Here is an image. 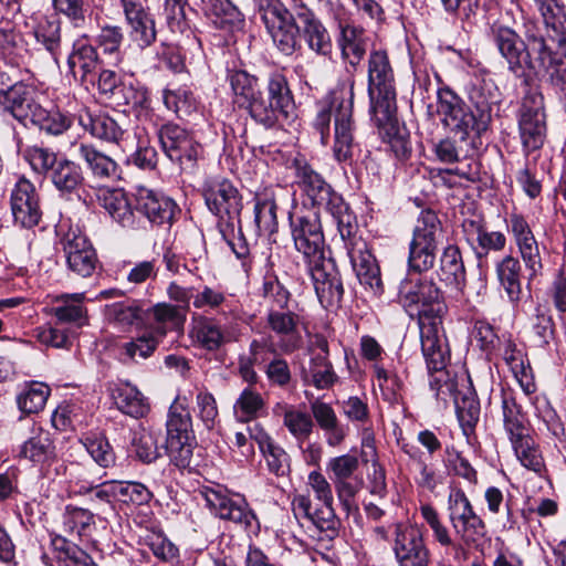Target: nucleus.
<instances>
[{"mask_svg": "<svg viewBox=\"0 0 566 566\" xmlns=\"http://www.w3.org/2000/svg\"><path fill=\"white\" fill-rule=\"evenodd\" d=\"M163 101L167 109L174 112L178 117L188 116L196 108L192 93L185 87L164 90Z\"/></svg>", "mask_w": 566, "mask_h": 566, "instance_id": "obj_60", "label": "nucleus"}, {"mask_svg": "<svg viewBox=\"0 0 566 566\" xmlns=\"http://www.w3.org/2000/svg\"><path fill=\"white\" fill-rule=\"evenodd\" d=\"M421 350L430 374L429 386L438 400L448 401L455 392L457 380L447 369L450 352L442 322L420 324Z\"/></svg>", "mask_w": 566, "mask_h": 566, "instance_id": "obj_6", "label": "nucleus"}, {"mask_svg": "<svg viewBox=\"0 0 566 566\" xmlns=\"http://www.w3.org/2000/svg\"><path fill=\"white\" fill-rule=\"evenodd\" d=\"M315 293L321 305L326 308H337L344 295L340 274L332 259L323 258L307 264Z\"/></svg>", "mask_w": 566, "mask_h": 566, "instance_id": "obj_22", "label": "nucleus"}, {"mask_svg": "<svg viewBox=\"0 0 566 566\" xmlns=\"http://www.w3.org/2000/svg\"><path fill=\"white\" fill-rule=\"evenodd\" d=\"M295 17L298 20L300 35H303L308 48L317 54L328 55L332 52V40L315 13L302 3L295 6Z\"/></svg>", "mask_w": 566, "mask_h": 566, "instance_id": "obj_30", "label": "nucleus"}, {"mask_svg": "<svg viewBox=\"0 0 566 566\" xmlns=\"http://www.w3.org/2000/svg\"><path fill=\"white\" fill-rule=\"evenodd\" d=\"M61 469H63L70 494L84 495L95 484L94 481L88 480L86 469L77 462L62 463Z\"/></svg>", "mask_w": 566, "mask_h": 566, "instance_id": "obj_63", "label": "nucleus"}, {"mask_svg": "<svg viewBox=\"0 0 566 566\" xmlns=\"http://www.w3.org/2000/svg\"><path fill=\"white\" fill-rule=\"evenodd\" d=\"M291 233L295 249L303 254L306 264L317 262L324 255V235L316 213L291 214Z\"/></svg>", "mask_w": 566, "mask_h": 566, "instance_id": "obj_20", "label": "nucleus"}, {"mask_svg": "<svg viewBox=\"0 0 566 566\" xmlns=\"http://www.w3.org/2000/svg\"><path fill=\"white\" fill-rule=\"evenodd\" d=\"M292 511L297 520H305L321 532H325L329 538L337 535L340 522L336 516L333 503H322L313 507L308 495L297 494L292 501Z\"/></svg>", "mask_w": 566, "mask_h": 566, "instance_id": "obj_27", "label": "nucleus"}, {"mask_svg": "<svg viewBox=\"0 0 566 566\" xmlns=\"http://www.w3.org/2000/svg\"><path fill=\"white\" fill-rule=\"evenodd\" d=\"M17 457L34 467L43 478L60 475L62 462L50 431L32 423L30 437L19 448Z\"/></svg>", "mask_w": 566, "mask_h": 566, "instance_id": "obj_15", "label": "nucleus"}, {"mask_svg": "<svg viewBox=\"0 0 566 566\" xmlns=\"http://www.w3.org/2000/svg\"><path fill=\"white\" fill-rule=\"evenodd\" d=\"M521 270L520 261L512 255L504 256L495 266L500 286L504 290L510 303L514 306L523 298Z\"/></svg>", "mask_w": 566, "mask_h": 566, "instance_id": "obj_38", "label": "nucleus"}, {"mask_svg": "<svg viewBox=\"0 0 566 566\" xmlns=\"http://www.w3.org/2000/svg\"><path fill=\"white\" fill-rule=\"evenodd\" d=\"M80 125L93 137L116 144L123 151L134 149V138L113 117L104 113L92 114L86 112L78 117Z\"/></svg>", "mask_w": 566, "mask_h": 566, "instance_id": "obj_25", "label": "nucleus"}, {"mask_svg": "<svg viewBox=\"0 0 566 566\" xmlns=\"http://www.w3.org/2000/svg\"><path fill=\"white\" fill-rule=\"evenodd\" d=\"M33 34L38 43L52 55L55 63H59L62 44V22L51 14L42 15L33 28Z\"/></svg>", "mask_w": 566, "mask_h": 566, "instance_id": "obj_42", "label": "nucleus"}, {"mask_svg": "<svg viewBox=\"0 0 566 566\" xmlns=\"http://www.w3.org/2000/svg\"><path fill=\"white\" fill-rule=\"evenodd\" d=\"M130 38L140 49L150 46L157 38L156 23L147 7V0L122 3Z\"/></svg>", "mask_w": 566, "mask_h": 566, "instance_id": "obj_28", "label": "nucleus"}, {"mask_svg": "<svg viewBox=\"0 0 566 566\" xmlns=\"http://www.w3.org/2000/svg\"><path fill=\"white\" fill-rule=\"evenodd\" d=\"M266 327L277 336V348L292 354L303 346L302 329L305 327L304 310L297 304L283 308H268Z\"/></svg>", "mask_w": 566, "mask_h": 566, "instance_id": "obj_17", "label": "nucleus"}, {"mask_svg": "<svg viewBox=\"0 0 566 566\" xmlns=\"http://www.w3.org/2000/svg\"><path fill=\"white\" fill-rule=\"evenodd\" d=\"M354 74L347 70V75L332 92V107L336 108L334 124L333 153L337 161H347L353 156L355 123L354 107Z\"/></svg>", "mask_w": 566, "mask_h": 566, "instance_id": "obj_11", "label": "nucleus"}, {"mask_svg": "<svg viewBox=\"0 0 566 566\" xmlns=\"http://www.w3.org/2000/svg\"><path fill=\"white\" fill-rule=\"evenodd\" d=\"M132 447L136 458L144 463H151L160 455L156 434L145 429L134 432Z\"/></svg>", "mask_w": 566, "mask_h": 566, "instance_id": "obj_62", "label": "nucleus"}, {"mask_svg": "<svg viewBox=\"0 0 566 566\" xmlns=\"http://www.w3.org/2000/svg\"><path fill=\"white\" fill-rule=\"evenodd\" d=\"M523 36L506 25L493 24L491 28L492 42L512 73H543L554 86L564 90L566 51H553V42L548 40L547 33H543V28L535 18L524 19Z\"/></svg>", "mask_w": 566, "mask_h": 566, "instance_id": "obj_2", "label": "nucleus"}, {"mask_svg": "<svg viewBox=\"0 0 566 566\" xmlns=\"http://www.w3.org/2000/svg\"><path fill=\"white\" fill-rule=\"evenodd\" d=\"M30 124L48 134L61 135L71 127L72 118L60 111H48L41 106Z\"/></svg>", "mask_w": 566, "mask_h": 566, "instance_id": "obj_57", "label": "nucleus"}, {"mask_svg": "<svg viewBox=\"0 0 566 566\" xmlns=\"http://www.w3.org/2000/svg\"><path fill=\"white\" fill-rule=\"evenodd\" d=\"M50 396V388L43 382L33 381L17 397L19 409L24 413H36L41 411Z\"/></svg>", "mask_w": 566, "mask_h": 566, "instance_id": "obj_54", "label": "nucleus"}, {"mask_svg": "<svg viewBox=\"0 0 566 566\" xmlns=\"http://www.w3.org/2000/svg\"><path fill=\"white\" fill-rule=\"evenodd\" d=\"M115 500L125 504L143 505L151 500V492L139 482H112Z\"/></svg>", "mask_w": 566, "mask_h": 566, "instance_id": "obj_61", "label": "nucleus"}, {"mask_svg": "<svg viewBox=\"0 0 566 566\" xmlns=\"http://www.w3.org/2000/svg\"><path fill=\"white\" fill-rule=\"evenodd\" d=\"M511 444L520 463L527 470L542 475L545 471V462L538 444L533 437L531 434L526 436L525 438L511 442Z\"/></svg>", "mask_w": 566, "mask_h": 566, "instance_id": "obj_51", "label": "nucleus"}, {"mask_svg": "<svg viewBox=\"0 0 566 566\" xmlns=\"http://www.w3.org/2000/svg\"><path fill=\"white\" fill-rule=\"evenodd\" d=\"M444 467L449 474L458 475L473 485L478 483L475 469L470 464L469 460L454 448L446 449Z\"/></svg>", "mask_w": 566, "mask_h": 566, "instance_id": "obj_64", "label": "nucleus"}, {"mask_svg": "<svg viewBox=\"0 0 566 566\" xmlns=\"http://www.w3.org/2000/svg\"><path fill=\"white\" fill-rule=\"evenodd\" d=\"M191 325L192 338L209 352H216L234 339L232 332L214 317L196 314Z\"/></svg>", "mask_w": 566, "mask_h": 566, "instance_id": "obj_32", "label": "nucleus"}, {"mask_svg": "<svg viewBox=\"0 0 566 566\" xmlns=\"http://www.w3.org/2000/svg\"><path fill=\"white\" fill-rule=\"evenodd\" d=\"M539 12L548 40L566 51V12L559 0H533Z\"/></svg>", "mask_w": 566, "mask_h": 566, "instance_id": "obj_33", "label": "nucleus"}, {"mask_svg": "<svg viewBox=\"0 0 566 566\" xmlns=\"http://www.w3.org/2000/svg\"><path fill=\"white\" fill-rule=\"evenodd\" d=\"M442 237V223L437 213L431 210L422 211L409 247V268L418 273L431 269Z\"/></svg>", "mask_w": 566, "mask_h": 566, "instance_id": "obj_13", "label": "nucleus"}, {"mask_svg": "<svg viewBox=\"0 0 566 566\" xmlns=\"http://www.w3.org/2000/svg\"><path fill=\"white\" fill-rule=\"evenodd\" d=\"M10 208L15 226L32 229L42 219L40 195L34 185L24 177L13 186L10 193Z\"/></svg>", "mask_w": 566, "mask_h": 566, "instance_id": "obj_23", "label": "nucleus"}, {"mask_svg": "<svg viewBox=\"0 0 566 566\" xmlns=\"http://www.w3.org/2000/svg\"><path fill=\"white\" fill-rule=\"evenodd\" d=\"M146 308L148 310V322L153 319L149 332L160 340L167 335L168 331L181 328L186 321V315L180 308L169 303L163 302L153 306L146 303Z\"/></svg>", "mask_w": 566, "mask_h": 566, "instance_id": "obj_37", "label": "nucleus"}, {"mask_svg": "<svg viewBox=\"0 0 566 566\" xmlns=\"http://www.w3.org/2000/svg\"><path fill=\"white\" fill-rule=\"evenodd\" d=\"M49 178L61 193H73L84 182L80 165L65 158L60 159Z\"/></svg>", "mask_w": 566, "mask_h": 566, "instance_id": "obj_48", "label": "nucleus"}, {"mask_svg": "<svg viewBox=\"0 0 566 566\" xmlns=\"http://www.w3.org/2000/svg\"><path fill=\"white\" fill-rule=\"evenodd\" d=\"M82 443L92 459L102 468H109L115 463V453L108 440L98 434L85 436Z\"/></svg>", "mask_w": 566, "mask_h": 566, "instance_id": "obj_59", "label": "nucleus"}, {"mask_svg": "<svg viewBox=\"0 0 566 566\" xmlns=\"http://www.w3.org/2000/svg\"><path fill=\"white\" fill-rule=\"evenodd\" d=\"M297 176L306 198L317 209L327 211L337 226L343 240H348V255L352 266L360 284L374 294L384 292L380 269L368 243L361 238H354L357 222L356 216L325 179L308 165L298 167Z\"/></svg>", "mask_w": 566, "mask_h": 566, "instance_id": "obj_1", "label": "nucleus"}, {"mask_svg": "<svg viewBox=\"0 0 566 566\" xmlns=\"http://www.w3.org/2000/svg\"><path fill=\"white\" fill-rule=\"evenodd\" d=\"M399 303L418 315L419 325L443 322L448 306L442 291L427 277L412 274L405 277L398 287Z\"/></svg>", "mask_w": 566, "mask_h": 566, "instance_id": "obj_8", "label": "nucleus"}, {"mask_svg": "<svg viewBox=\"0 0 566 566\" xmlns=\"http://www.w3.org/2000/svg\"><path fill=\"white\" fill-rule=\"evenodd\" d=\"M78 158L86 165L93 177L108 179L116 175L117 164L94 145L80 143L75 145Z\"/></svg>", "mask_w": 566, "mask_h": 566, "instance_id": "obj_41", "label": "nucleus"}, {"mask_svg": "<svg viewBox=\"0 0 566 566\" xmlns=\"http://www.w3.org/2000/svg\"><path fill=\"white\" fill-rule=\"evenodd\" d=\"M188 402L187 397L177 396L169 408L166 422V452L179 469L190 468L196 446Z\"/></svg>", "mask_w": 566, "mask_h": 566, "instance_id": "obj_10", "label": "nucleus"}, {"mask_svg": "<svg viewBox=\"0 0 566 566\" xmlns=\"http://www.w3.org/2000/svg\"><path fill=\"white\" fill-rule=\"evenodd\" d=\"M160 339L149 331L119 346L120 360L125 364L147 359L158 347Z\"/></svg>", "mask_w": 566, "mask_h": 566, "instance_id": "obj_49", "label": "nucleus"}, {"mask_svg": "<svg viewBox=\"0 0 566 566\" xmlns=\"http://www.w3.org/2000/svg\"><path fill=\"white\" fill-rule=\"evenodd\" d=\"M227 81L233 102L264 128H282L296 119L294 97L282 73L274 72L269 76L266 95L261 91L259 78L244 70H230Z\"/></svg>", "mask_w": 566, "mask_h": 566, "instance_id": "obj_3", "label": "nucleus"}, {"mask_svg": "<svg viewBox=\"0 0 566 566\" xmlns=\"http://www.w3.org/2000/svg\"><path fill=\"white\" fill-rule=\"evenodd\" d=\"M370 114L377 126L390 123L396 112L395 74L385 50H371L367 62Z\"/></svg>", "mask_w": 566, "mask_h": 566, "instance_id": "obj_7", "label": "nucleus"}, {"mask_svg": "<svg viewBox=\"0 0 566 566\" xmlns=\"http://www.w3.org/2000/svg\"><path fill=\"white\" fill-rule=\"evenodd\" d=\"M253 438L265 459L268 470L277 478L287 476L291 472V459L287 452L262 430Z\"/></svg>", "mask_w": 566, "mask_h": 566, "instance_id": "obj_39", "label": "nucleus"}, {"mask_svg": "<svg viewBox=\"0 0 566 566\" xmlns=\"http://www.w3.org/2000/svg\"><path fill=\"white\" fill-rule=\"evenodd\" d=\"M23 158L30 164L31 168L41 175L50 177V174L59 165L56 154L50 148L40 146H30L23 150Z\"/></svg>", "mask_w": 566, "mask_h": 566, "instance_id": "obj_58", "label": "nucleus"}, {"mask_svg": "<svg viewBox=\"0 0 566 566\" xmlns=\"http://www.w3.org/2000/svg\"><path fill=\"white\" fill-rule=\"evenodd\" d=\"M440 280L447 285L462 291L465 284V269L460 250L454 245H448L440 260Z\"/></svg>", "mask_w": 566, "mask_h": 566, "instance_id": "obj_45", "label": "nucleus"}, {"mask_svg": "<svg viewBox=\"0 0 566 566\" xmlns=\"http://www.w3.org/2000/svg\"><path fill=\"white\" fill-rule=\"evenodd\" d=\"M42 559L48 566H97L90 555L62 536L51 539L50 552Z\"/></svg>", "mask_w": 566, "mask_h": 566, "instance_id": "obj_35", "label": "nucleus"}, {"mask_svg": "<svg viewBox=\"0 0 566 566\" xmlns=\"http://www.w3.org/2000/svg\"><path fill=\"white\" fill-rule=\"evenodd\" d=\"M63 303L53 307L55 317L62 323H75L82 326L86 319V310L83 305L84 294H66L61 296Z\"/></svg>", "mask_w": 566, "mask_h": 566, "instance_id": "obj_55", "label": "nucleus"}, {"mask_svg": "<svg viewBox=\"0 0 566 566\" xmlns=\"http://www.w3.org/2000/svg\"><path fill=\"white\" fill-rule=\"evenodd\" d=\"M135 209L122 189H99L97 199L112 220L124 229L135 230L142 227L139 212L155 224L171 223L177 206L175 201L160 192L146 187H138L134 195Z\"/></svg>", "mask_w": 566, "mask_h": 566, "instance_id": "obj_5", "label": "nucleus"}, {"mask_svg": "<svg viewBox=\"0 0 566 566\" xmlns=\"http://www.w3.org/2000/svg\"><path fill=\"white\" fill-rule=\"evenodd\" d=\"M502 415L504 431L510 442L531 434L528 419L512 394L505 392L502 396Z\"/></svg>", "mask_w": 566, "mask_h": 566, "instance_id": "obj_40", "label": "nucleus"}, {"mask_svg": "<svg viewBox=\"0 0 566 566\" xmlns=\"http://www.w3.org/2000/svg\"><path fill=\"white\" fill-rule=\"evenodd\" d=\"M200 494L209 510L220 520L233 523L243 530H259L258 517L243 496L231 494L219 484L203 486Z\"/></svg>", "mask_w": 566, "mask_h": 566, "instance_id": "obj_14", "label": "nucleus"}, {"mask_svg": "<svg viewBox=\"0 0 566 566\" xmlns=\"http://www.w3.org/2000/svg\"><path fill=\"white\" fill-rule=\"evenodd\" d=\"M94 516L90 509L67 505L63 514V530L69 536L81 539L90 534Z\"/></svg>", "mask_w": 566, "mask_h": 566, "instance_id": "obj_50", "label": "nucleus"}, {"mask_svg": "<svg viewBox=\"0 0 566 566\" xmlns=\"http://www.w3.org/2000/svg\"><path fill=\"white\" fill-rule=\"evenodd\" d=\"M205 202L216 217L222 237L230 245L229 235L241 229L242 198L233 184L226 178H209L202 185Z\"/></svg>", "mask_w": 566, "mask_h": 566, "instance_id": "obj_9", "label": "nucleus"}, {"mask_svg": "<svg viewBox=\"0 0 566 566\" xmlns=\"http://www.w3.org/2000/svg\"><path fill=\"white\" fill-rule=\"evenodd\" d=\"M203 13L221 30L234 31L243 25L244 18L230 0H200Z\"/></svg>", "mask_w": 566, "mask_h": 566, "instance_id": "obj_36", "label": "nucleus"}, {"mask_svg": "<svg viewBox=\"0 0 566 566\" xmlns=\"http://www.w3.org/2000/svg\"><path fill=\"white\" fill-rule=\"evenodd\" d=\"M470 106L450 87L444 86L437 93V113L441 124L460 142L472 136L481 137L492 122L493 108L500 102L496 86L483 78H475L467 86Z\"/></svg>", "mask_w": 566, "mask_h": 566, "instance_id": "obj_4", "label": "nucleus"}, {"mask_svg": "<svg viewBox=\"0 0 566 566\" xmlns=\"http://www.w3.org/2000/svg\"><path fill=\"white\" fill-rule=\"evenodd\" d=\"M69 269L82 277H88L96 269L97 256L88 239L76 231H69L62 240Z\"/></svg>", "mask_w": 566, "mask_h": 566, "instance_id": "obj_26", "label": "nucleus"}, {"mask_svg": "<svg viewBox=\"0 0 566 566\" xmlns=\"http://www.w3.org/2000/svg\"><path fill=\"white\" fill-rule=\"evenodd\" d=\"M265 413V401L255 390L245 388L234 403L235 418L249 422Z\"/></svg>", "mask_w": 566, "mask_h": 566, "instance_id": "obj_53", "label": "nucleus"}, {"mask_svg": "<svg viewBox=\"0 0 566 566\" xmlns=\"http://www.w3.org/2000/svg\"><path fill=\"white\" fill-rule=\"evenodd\" d=\"M112 396L117 409L129 417L143 418L149 411L145 396L129 382L119 384Z\"/></svg>", "mask_w": 566, "mask_h": 566, "instance_id": "obj_43", "label": "nucleus"}, {"mask_svg": "<svg viewBox=\"0 0 566 566\" xmlns=\"http://www.w3.org/2000/svg\"><path fill=\"white\" fill-rule=\"evenodd\" d=\"M518 132L526 155L543 147L546 139L544 97L539 92H528L523 98L518 118Z\"/></svg>", "mask_w": 566, "mask_h": 566, "instance_id": "obj_18", "label": "nucleus"}, {"mask_svg": "<svg viewBox=\"0 0 566 566\" xmlns=\"http://www.w3.org/2000/svg\"><path fill=\"white\" fill-rule=\"evenodd\" d=\"M303 379L306 384L317 389H328L337 380L329 358L312 356L308 369L304 371Z\"/></svg>", "mask_w": 566, "mask_h": 566, "instance_id": "obj_52", "label": "nucleus"}, {"mask_svg": "<svg viewBox=\"0 0 566 566\" xmlns=\"http://www.w3.org/2000/svg\"><path fill=\"white\" fill-rule=\"evenodd\" d=\"M107 319L120 328L143 327L148 324V310L145 301L125 300L106 305Z\"/></svg>", "mask_w": 566, "mask_h": 566, "instance_id": "obj_34", "label": "nucleus"}, {"mask_svg": "<svg viewBox=\"0 0 566 566\" xmlns=\"http://www.w3.org/2000/svg\"><path fill=\"white\" fill-rule=\"evenodd\" d=\"M259 12L273 44L282 54L290 56L301 48L295 7L291 11L280 0H261Z\"/></svg>", "mask_w": 566, "mask_h": 566, "instance_id": "obj_12", "label": "nucleus"}, {"mask_svg": "<svg viewBox=\"0 0 566 566\" xmlns=\"http://www.w3.org/2000/svg\"><path fill=\"white\" fill-rule=\"evenodd\" d=\"M158 139L167 157L182 169L192 168L200 151V145L177 124H165L158 129Z\"/></svg>", "mask_w": 566, "mask_h": 566, "instance_id": "obj_21", "label": "nucleus"}, {"mask_svg": "<svg viewBox=\"0 0 566 566\" xmlns=\"http://www.w3.org/2000/svg\"><path fill=\"white\" fill-rule=\"evenodd\" d=\"M448 517L454 533L470 546L482 541L486 533V524L474 511L469 497L462 489H452L448 496Z\"/></svg>", "mask_w": 566, "mask_h": 566, "instance_id": "obj_16", "label": "nucleus"}, {"mask_svg": "<svg viewBox=\"0 0 566 566\" xmlns=\"http://www.w3.org/2000/svg\"><path fill=\"white\" fill-rule=\"evenodd\" d=\"M132 138H134L133 154L134 164L140 169L153 170L157 166L158 155L154 147L149 145L148 136L144 128L137 127Z\"/></svg>", "mask_w": 566, "mask_h": 566, "instance_id": "obj_56", "label": "nucleus"}, {"mask_svg": "<svg viewBox=\"0 0 566 566\" xmlns=\"http://www.w3.org/2000/svg\"><path fill=\"white\" fill-rule=\"evenodd\" d=\"M402 451L409 457V470L418 486L433 491L438 485L436 470L427 462L423 453L415 446L403 444Z\"/></svg>", "mask_w": 566, "mask_h": 566, "instance_id": "obj_47", "label": "nucleus"}, {"mask_svg": "<svg viewBox=\"0 0 566 566\" xmlns=\"http://www.w3.org/2000/svg\"><path fill=\"white\" fill-rule=\"evenodd\" d=\"M3 112L27 126L41 107L36 101V91L30 84L19 85L0 101Z\"/></svg>", "mask_w": 566, "mask_h": 566, "instance_id": "obj_31", "label": "nucleus"}, {"mask_svg": "<svg viewBox=\"0 0 566 566\" xmlns=\"http://www.w3.org/2000/svg\"><path fill=\"white\" fill-rule=\"evenodd\" d=\"M503 358L520 382L526 395L533 394L536 386L532 378V368L526 361L525 354L518 349L516 344L507 342L503 352Z\"/></svg>", "mask_w": 566, "mask_h": 566, "instance_id": "obj_46", "label": "nucleus"}, {"mask_svg": "<svg viewBox=\"0 0 566 566\" xmlns=\"http://www.w3.org/2000/svg\"><path fill=\"white\" fill-rule=\"evenodd\" d=\"M337 44L342 59L354 70L364 59L370 42L366 30L348 20H339Z\"/></svg>", "mask_w": 566, "mask_h": 566, "instance_id": "obj_29", "label": "nucleus"}, {"mask_svg": "<svg viewBox=\"0 0 566 566\" xmlns=\"http://www.w3.org/2000/svg\"><path fill=\"white\" fill-rule=\"evenodd\" d=\"M277 206L271 191L254 196V224L259 235H271L277 230Z\"/></svg>", "mask_w": 566, "mask_h": 566, "instance_id": "obj_44", "label": "nucleus"}, {"mask_svg": "<svg viewBox=\"0 0 566 566\" xmlns=\"http://www.w3.org/2000/svg\"><path fill=\"white\" fill-rule=\"evenodd\" d=\"M99 64L97 50L93 46L86 35L78 36L72 45L67 56L69 73L74 81L86 88L96 82V72Z\"/></svg>", "mask_w": 566, "mask_h": 566, "instance_id": "obj_24", "label": "nucleus"}, {"mask_svg": "<svg viewBox=\"0 0 566 566\" xmlns=\"http://www.w3.org/2000/svg\"><path fill=\"white\" fill-rule=\"evenodd\" d=\"M390 542L398 566H429L430 551L419 527L396 523Z\"/></svg>", "mask_w": 566, "mask_h": 566, "instance_id": "obj_19", "label": "nucleus"}]
</instances>
